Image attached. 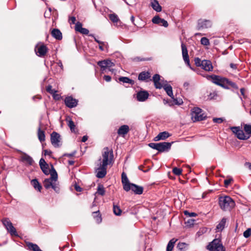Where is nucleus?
<instances>
[{
    "label": "nucleus",
    "instance_id": "1",
    "mask_svg": "<svg viewBox=\"0 0 251 251\" xmlns=\"http://www.w3.org/2000/svg\"><path fill=\"white\" fill-rule=\"evenodd\" d=\"M113 159V151L111 150H110L108 147L104 148L102 151L101 157L98 160L95 168L96 176L98 178H101L105 176L107 165L112 163Z\"/></svg>",
    "mask_w": 251,
    "mask_h": 251
},
{
    "label": "nucleus",
    "instance_id": "2",
    "mask_svg": "<svg viewBox=\"0 0 251 251\" xmlns=\"http://www.w3.org/2000/svg\"><path fill=\"white\" fill-rule=\"evenodd\" d=\"M208 77L210 78L211 81L213 83L220 86L225 89H228L229 88V86H231L235 89H238V87L235 83L226 77L215 75H209Z\"/></svg>",
    "mask_w": 251,
    "mask_h": 251
},
{
    "label": "nucleus",
    "instance_id": "3",
    "mask_svg": "<svg viewBox=\"0 0 251 251\" xmlns=\"http://www.w3.org/2000/svg\"><path fill=\"white\" fill-rule=\"evenodd\" d=\"M219 204L224 211H230L235 206V202L229 196L220 197L219 198Z\"/></svg>",
    "mask_w": 251,
    "mask_h": 251
},
{
    "label": "nucleus",
    "instance_id": "4",
    "mask_svg": "<svg viewBox=\"0 0 251 251\" xmlns=\"http://www.w3.org/2000/svg\"><path fill=\"white\" fill-rule=\"evenodd\" d=\"M201 109L199 107H194L191 110V118L194 122L204 120L206 115L202 112Z\"/></svg>",
    "mask_w": 251,
    "mask_h": 251
},
{
    "label": "nucleus",
    "instance_id": "5",
    "mask_svg": "<svg viewBox=\"0 0 251 251\" xmlns=\"http://www.w3.org/2000/svg\"><path fill=\"white\" fill-rule=\"evenodd\" d=\"M207 249L211 251H225L221 241L219 239H215L207 246Z\"/></svg>",
    "mask_w": 251,
    "mask_h": 251
},
{
    "label": "nucleus",
    "instance_id": "6",
    "mask_svg": "<svg viewBox=\"0 0 251 251\" xmlns=\"http://www.w3.org/2000/svg\"><path fill=\"white\" fill-rule=\"evenodd\" d=\"M2 223L11 235L18 236L16 228L13 226L12 223L8 218L2 219Z\"/></svg>",
    "mask_w": 251,
    "mask_h": 251
},
{
    "label": "nucleus",
    "instance_id": "7",
    "mask_svg": "<svg viewBox=\"0 0 251 251\" xmlns=\"http://www.w3.org/2000/svg\"><path fill=\"white\" fill-rule=\"evenodd\" d=\"M230 129L240 140H247L250 137L249 135H247L244 133L243 130L239 126H232L230 127Z\"/></svg>",
    "mask_w": 251,
    "mask_h": 251
},
{
    "label": "nucleus",
    "instance_id": "8",
    "mask_svg": "<svg viewBox=\"0 0 251 251\" xmlns=\"http://www.w3.org/2000/svg\"><path fill=\"white\" fill-rule=\"evenodd\" d=\"M50 141L52 145L54 147H59L60 146V135L53 131L50 135Z\"/></svg>",
    "mask_w": 251,
    "mask_h": 251
},
{
    "label": "nucleus",
    "instance_id": "9",
    "mask_svg": "<svg viewBox=\"0 0 251 251\" xmlns=\"http://www.w3.org/2000/svg\"><path fill=\"white\" fill-rule=\"evenodd\" d=\"M181 47L182 50V54L184 61L188 66H189L191 69H192V68L191 67L190 64L189 57L186 46L184 44L182 43Z\"/></svg>",
    "mask_w": 251,
    "mask_h": 251
},
{
    "label": "nucleus",
    "instance_id": "10",
    "mask_svg": "<svg viewBox=\"0 0 251 251\" xmlns=\"http://www.w3.org/2000/svg\"><path fill=\"white\" fill-rule=\"evenodd\" d=\"M98 65L101 68L102 71L107 68H110L114 66V64L109 59L100 61L98 62Z\"/></svg>",
    "mask_w": 251,
    "mask_h": 251
},
{
    "label": "nucleus",
    "instance_id": "11",
    "mask_svg": "<svg viewBox=\"0 0 251 251\" xmlns=\"http://www.w3.org/2000/svg\"><path fill=\"white\" fill-rule=\"evenodd\" d=\"M66 105L69 108H73L77 105L78 101L72 97L69 96L65 98L64 100Z\"/></svg>",
    "mask_w": 251,
    "mask_h": 251
},
{
    "label": "nucleus",
    "instance_id": "12",
    "mask_svg": "<svg viewBox=\"0 0 251 251\" xmlns=\"http://www.w3.org/2000/svg\"><path fill=\"white\" fill-rule=\"evenodd\" d=\"M211 26V23L209 20H199L198 23L197 28L199 30L207 28Z\"/></svg>",
    "mask_w": 251,
    "mask_h": 251
},
{
    "label": "nucleus",
    "instance_id": "13",
    "mask_svg": "<svg viewBox=\"0 0 251 251\" xmlns=\"http://www.w3.org/2000/svg\"><path fill=\"white\" fill-rule=\"evenodd\" d=\"M122 182L123 185V189L126 192L130 190L129 186L132 183H130L126 174L123 172L122 174Z\"/></svg>",
    "mask_w": 251,
    "mask_h": 251
},
{
    "label": "nucleus",
    "instance_id": "14",
    "mask_svg": "<svg viewBox=\"0 0 251 251\" xmlns=\"http://www.w3.org/2000/svg\"><path fill=\"white\" fill-rule=\"evenodd\" d=\"M173 142H161L158 143V151L159 152H164L168 151L171 147L172 144Z\"/></svg>",
    "mask_w": 251,
    "mask_h": 251
},
{
    "label": "nucleus",
    "instance_id": "15",
    "mask_svg": "<svg viewBox=\"0 0 251 251\" xmlns=\"http://www.w3.org/2000/svg\"><path fill=\"white\" fill-rule=\"evenodd\" d=\"M152 80L154 82V86L157 89H161L162 88L163 81L165 80L160 79V76L158 74H155L152 77Z\"/></svg>",
    "mask_w": 251,
    "mask_h": 251
},
{
    "label": "nucleus",
    "instance_id": "16",
    "mask_svg": "<svg viewBox=\"0 0 251 251\" xmlns=\"http://www.w3.org/2000/svg\"><path fill=\"white\" fill-rule=\"evenodd\" d=\"M152 22L153 24L162 25L165 27H167L168 26V24L167 21L160 18L158 16H154L152 19Z\"/></svg>",
    "mask_w": 251,
    "mask_h": 251
},
{
    "label": "nucleus",
    "instance_id": "17",
    "mask_svg": "<svg viewBox=\"0 0 251 251\" xmlns=\"http://www.w3.org/2000/svg\"><path fill=\"white\" fill-rule=\"evenodd\" d=\"M35 50L37 51L36 53L39 56L42 57L47 53L48 48L45 45L42 44L39 47L36 46Z\"/></svg>",
    "mask_w": 251,
    "mask_h": 251
},
{
    "label": "nucleus",
    "instance_id": "18",
    "mask_svg": "<svg viewBox=\"0 0 251 251\" xmlns=\"http://www.w3.org/2000/svg\"><path fill=\"white\" fill-rule=\"evenodd\" d=\"M162 88H164L167 95L174 99V95L172 86L167 83V81H163Z\"/></svg>",
    "mask_w": 251,
    "mask_h": 251
},
{
    "label": "nucleus",
    "instance_id": "19",
    "mask_svg": "<svg viewBox=\"0 0 251 251\" xmlns=\"http://www.w3.org/2000/svg\"><path fill=\"white\" fill-rule=\"evenodd\" d=\"M149 94L146 91H140L137 93V100L139 101H144L149 97Z\"/></svg>",
    "mask_w": 251,
    "mask_h": 251
},
{
    "label": "nucleus",
    "instance_id": "20",
    "mask_svg": "<svg viewBox=\"0 0 251 251\" xmlns=\"http://www.w3.org/2000/svg\"><path fill=\"white\" fill-rule=\"evenodd\" d=\"M201 68L206 71H212L213 70V66L210 61L207 60H203V62L201 66Z\"/></svg>",
    "mask_w": 251,
    "mask_h": 251
},
{
    "label": "nucleus",
    "instance_id": "21",
    "mask_svg": "<svg viewBox=\"0 0 251 251\" xmlns=\"http://www.w3.org/2000/svg\"><path fill=\"white\" fill-rule=\"evenodd\" d=\"M75 30L76 31L79 32L82 34L87 35L89 33V30L83 28L82 26V24L78 22L75 24Z\"/></svg>",
    "mask_w": 251,
    "mask_h": 251
},
{
    "label": "nucleus",
    "instance_id": "22",
    "mask_svg": "<svg viewBox=\"0 0 251 251\" xmlns=\"http://www.w3.org/2000/svg\"><path fill=\"white\" fill-rule=\"evenodd\" d=\"M129 187L130 188V190H131L136 194L141 195L143 193V188L141 186L132 183Z\"/></svg>",
    "mask_w": 251,
    "mask_h": 251
},
{
    "label": "nucleus",
    "instance_id": "23",
    "mask_svg": "<svg viewBox=\"0 0 251 251\" xmlns=\"http://www.w3.org/2000/svg\"><path fill=\"white\" fill-rule=\"evenodd\" d=\"M129 131V126L127 125H124L119 127L117 133L119 135L124 137L125 135Z\"/></svg>",
    "mask_w": 251,
    "mask_h": 251
},
{
    "label": "nucleus",
    "instance_id": "24",
    "mask_svg": "<svg viewBox=\"0 0 251 251\" xmlns=\"http://www.w3.org/2000/svg\"><path fill=\"white\" fill-rule=\"evenodd\" d=\"M51 35L56 40H61L62 39V33L57 28H53L51 31Z\"/></svg>",
    "mask_w": 251,
    "mask_h": 251
},
{
    "label": "nucleus",
    "instance_id": "25",
    "mask_svg": "<svg viewBox=\"0 0 251 251\" xmlns=\"http://www.w3.org/2000/svg\"><path fill=\"white\" fill-rule=\"evenodd\" d=\"M21 160L23 162L26 163L29 165H32L34 163V161L32 157L25 153H24L21 156Z\"/></svg>",
    "mask_w": 251,
    "mask_h": 251
},
{
    "label": "nucleus",
    "instance_id": "26",
    "mask_svg": "<svg viewBox=\"0 0 251 251\" xmlns=\"http://www.w3.org/2000/svg\"><path fill=\"white\" fill-rule=\"evenodd\" d=\"M170 136V134L167 131H163L159 133L154 139V140L157 141L160 140H165Z\"/></svg>",
    "mask_w": 251,
    "mask_h": 251
},
{
    "label": "nucleus",
    "instance_id": "27",
    "mask_svg": "<svg viewBox=\"0 0 251 251\" xmlns=\"http://www.w3.org/2000/svg\"><path fill=\"white\" fill-rule=\"evenodd\" d=\"M151 77L150 73L148 72H142L139 74L138 78L139 80L146 81Z\"/></svg>",
    "mask_w": 251,
    "mask_h": 251
},
{
    "label": "nucleus",
    "instance_id": "28",
    "mask_svg": "<svg viewBox=\"0 0 251 251\" xmlns=\"http://www.w3.org/2000/svg\"><path fill=\"white\" fill-rule=\"evenodd\" d=\"M119 81L123 83H128L131 85H133L134 84V81L131 79H130L128 77L126 76H121L119 78Z\"/></svg>",
    "mask_w": 251,
    "mask_h": 251
},
{
    "label": "nucleus",
    "instance_id": "29",
    "mask_svg": "<svg viewBox=\"0 0 251 251\" xmlns=\"http://www.w3.org/2000/svg\"><path fill=\"white\" fill-rule=\"evenodd\" d=\"M226 222V219L223 218L216 226V229L218 231H222L225 227V225Z\"/></svg>",
    "mask_w": 251,
    "mask_h": 251
},
{
    "label": "nucleus",
    "instance_id": "30",
    "mask_svg": "<svg viewBox=\"0 0 251 251\" xmlns=\"http://www.w3.org/2000/svg\"><path fill=\"white\" fill-rule=\"evenodd\" d=\"M26 245L29 250L33 251H42L38 246L35 244L28 242L26 244Z\"/></svg>",
    "mask_w": 251,
    "mask_h": 251
},
{
    "label": "nucleus",
    "instance_id": "31",
    "mask_svg": "<svg viewBox=\"0 0 251 251\" xmlns=\"http://www.w3.org/2000/svg\"><path fill=\"white\" fill-rule=\"evenodd\" d=\"M38 137L41 142H44L45 140V132L41 130L40 127L38 129Z\"/></svg>",
    "mask_w": 251,
    "mask_h": 251
},
{
    "label": "nucleus",
    "instance_id": "32",
    "mask_svg": "<svg viewBox=\"0 0 251 251\" xmlns=\"http://www.w3.org/2000/svg\"><path fill=\"white\" fill-rule=\"evenodd\" d=\"M151 6L152 8L157 12H160L161 11V6L156 0H154L151 2Z\"/></svg>",
    "mask_w": 251,
    "mask_h": 251
},
{
    "label": "nucleus",
    "instance_id": "33",
    "mask_svg": "<svg viewBox=\"0 0 251 251\" xmlns=\"http://www.w3.org/2000/svg\"><path fill=\"white\" fill-rule=\"evenodd\" d=\"M176 241H177V239H176L175 238L172 239L169 242V243L167 245L166 251H172V250L174 248V245Z\"/></svg>",
    "mask_w": 251,
    "mask_h": 251
},
{
    "label": "nucleus",
    "instance_id": "34",
    "mask_svg": "<svg viewBox=\"0 0 251 251\" xmlns=\"http://www.w3.org/2000/svg\"><path fill=\"white\" fill-rule=\"evenodd\" d=\"M66 120L68 122V126L70 127L71 131L73 132H75V125L74 122L70 118H69V119H67Z\"/></svg>",
    "mask_w": 251,
    "mask_h": 251
},
{
    "label": "nucleus",
    "instance_id": "35",
    "mask_svg": "<svg viewBox=\"0 0 251 251\" xmlns=\"http://www.w3.org/2000/svg\"><path fill=\"white\" fill-rule=\"evenodd\" d=\"M50 175L51 176L49 178L51 179L54 182L56 181L57 180V174L53 166L51 167V170L50 171Z\"/></svg>",
    "mask_w": 251,
    "mask_h": 251
},
{
    "label": "nucleus",
    "instance_id": "36",
    "mask_svg": "<svg viewBox=\"0 0 251 251\" xmlns=\"http://www.w3.org/2000/svg\"><path fill=\"white\" fill-rule=\"evenodd\" d=\"M105 193V189L103 186V185L101 184H99L97 188V191L96 193L100 195V196H103L104 195Z\"/></svg>",
    "mask_w": 251,
    "mask_h": 251
},
{
    "label": "nucleus",
    "instance_id": "37",
    "mask_svg": "<svg viewBox=\"0 0 251 251\" xmlns=\"http://www.w3.org/2000/svg\"><path fill=\"white\" fill-rule=\"evenodd\" d=\"M31 184L34 187L35 189L38 190L39 191H41L42 188L41 185L40 184L39 182L36 179H33L31 182Z\"/></svg>",
    "mask_w": 251,
    "mask_h": 251
},
{
    "label": "nucleus",
    "instance_id": "38",
    "mask_svg": "<svg viewBox=\"0 0 251 251\" xmlns=\"http://www.w3.org/2000/svg\"><path fill=\"white\" fill-rule=\"evenodd\" d=\"M53 181H52L51 179L47 178L45 179L44 181V186L45 188L49 189L51 187L52 184L53 183Z\"/></svg>",
    "mask_w": 251,
    "mask_h": 251
},
{
    "label": "nucleus",
    "instance_id": "39",
    "mask_svg": "<svg viewBox=\"0 0 251 251\" xmlns=\"http://www.w3.org/2000/svg\"><path fill=\"white\" fill-rule=\"evenodd\" d=\"M188 245L185 243H179L177 247L180 251H185L188 249Z\"/></svg>",
    "mask_w": 251,
    "mask_h": 251
},
{
    "label": "nucleus",
    "instance_id": "40",
    "mask_svg": "<svg viewBox=\"0 0 251 251\" xmlns=\"http://www.w3.org/2000/svg\"><path fill=\"white\" fill-rule=\"evenodd\" d=\"M109 18L114 23H117L119 21L118 16L115 13L109 14Z\"/></svg>",
    "mask_w": 251,
    "mask_h": 251
},
{
    "label": "nucleus",
    "instance_id": "41",
    "mask_svg": "<svg viewBox=\"0 0 251 251\" xmlns=\"http://www.w3.org/2000/svg\"><path fill=\"white\" fill-rule=\"evenodd\" d=\"M113 212L117 216L121 215L122 213V210L120 209V207L116 205L115 204L113 205Z\"/></svg>",
    "mask_w": 251,
    "mask_h": 251
},
{
    "label": "nucleus",
    "instance_id": "42",
    "mask_svg": "<svg viewBox=\"0 0 251 251\" xmlns=\"http://www.w3.org/2000/svg\"><path fill=\"white\" fill-rule=\"evenodd\" d=\"M244 130L247 135L251 134V125L245 124L244 126Z\"/></svg>",
    "mask_w": 251,
    "mask_h": 251
},
{
    "label": "nucleus",
    "instance_id": "43",
    "mask_svg": "<svg viewBox=\"0 0 251 251\" xmlns=\"http://www.w3.org/2000/svg\"><path fill=\"white\" fill-rule=\"evenodd\" d=\"M41 170H42L43 172L45 175H49L50 172L49 171V166L48 164L46 165H42V166H40Z\"/></svg>",
    "mask_w": 251,
    "mask_h": 251
},
{
    "label": "nucleus",
    "instance_id": "44",
    "mask_svg": "<svg viewBox=\"0 0 251 251\" xmlns=\"http://www.w3.org/2000/svg\"><path fill=\"white\" fill-rule=\"evenodd\" d=\"M95 41L97 42L99 45H103L106 49L108 48V44L106 42H102L98 40L96 38L94 37Z\"/></svg>",
    "mask_w": 251,
    "mask_h": 251
},
{
    "label": "nucleus",
    "instance_id": "45",
    "mask_svg": "<svg viewBox=\"0 0 251 251\" xmlns=\"http://www.w3.org/2000/svg\"><path fill=\"white\" fill-rule=\"evenodd\" d=\"M173 173L177 176H179L181 174L182 170L180 168L175 167L173 169Z\"/></svg>",
    "mask_w": 251,
    "mask_h": 251
},
{
    "label": "nucleus",
    "instance_id": "46",
    "mask_svg": "<svg viewBox=\"0 0 251 251\" xmlns=\"http://www.w3.org/2000/svg\"><path fill=\"white\" fill-rule=\"evenodd\" d=\"M201 42L202 45L205 46L209 45L210 44L209 40L206 37L201 38Z\"/></svg>",
    "mask_w": 251,
    "mask_h": 251
},
{
    "label": "nucleus",
    "instance_id": "47",
    "mask_svg": "<svg viewBox=\"0 0 251 251\" xmlns=\"http://www.w3.org/2000/svg\"><path fill=\"white\" fill-rule=\"evenodd\" d=\"M46 90L48 92L52 95H54L56 92V91L52 89L51 85H48L46 88Z\"/></svg>",
    "mask_w": 251,
    "mask_h": 251
},
{
    "label": "nucleus",
    "instance_id": "48",
    "mask_svg": "<svg viewBox=\"0 0 251 251\" xmlns=\"http://www.w3.org/2000/svg\"><path fill=\"white\" fill-rule=\"evenodd\" d=\"M203 60H201L199 58H196L195 59V63L198 67H201L202 64Z\"/></svg>",
    "mask_w": 251,
    "mask_h": 251
},
{
    "label": "nucleus",
    "instance_id": "49",
    "mask_svg": "<svg viewBox=\"0 0 251 251\" xmlns=\"http://www.w3.org/2000/svg\"><path fill=\"white\" fill-rule=\"evenodd\" d=\"M251 235V229L248 228L246 230H245L243 233V235L245 238H248Z\"/></svg>",
    "mask_w": 251,
    "mask_h": 251
},
{
    "label": "nucleus",
    "instance_id": "50",
    "mask_svg": "<svg viewBox=\"0 0 251 251\" xmlns=\"http://www.w3.org/2000/svg\"><path fill=\"white\" fill-rule=\"evenodd\" d=\"M149 146L153 149H155L158 151V143H151L149 144Z\"/></svg>",
    "mask_w": 251,
    "mask_h": 251
},
{
    "label": "nucleus",
    "instance_id": "51",
    "mask_svg": "<svg viewBox=\"0 0 251 251\" xmlns=\"http://www.w3.org/2000/svg\"><path fill=\"white\" fill-rule=\"evenodd\" d=\"M51 187H52V188L56 192H58L59 191V188L58 184H56V181L53 182Z\"/></svg>",
    "mask_w": 251,
    "mask_h": 251
},
{
    "label": "nucleus",
    "instance_id": "52",
    "mask_svg": "<svg viewBox=\"0 0 251 251\" xmlns=\"http://www.w3.org/2000/svg\"><path fill=\"white\" fill-rule=\"evenodd\" d=\"M184 213L185 215H189V217H196L197 214L194 212L190 213L188 211H185Z\"/></svg>",
    "mask_w": 251,
    "mask_h": 251
},
{
    "label": "nucleus",
    "instance_id": "53",
    "mask_svg": "<svg viewBox=\"0 0 251 251\" xmlns=\"http://www.w3.org/2000/svg\"><path fill=\"white\" fill-rule=\"evenodd\" d=\"M213 121L214 123L220 124L222 123L224 121V120L221 118H213Z\"/></svg>",
    "mask_w": 251,
    "mask_h": 251
},
{
    "label": "nucleus",
    "instance_id": "54",
    "mask_svg": "<svg viewBox=\"0 0 251 251\" xmlns=\"http://www.w3.org/2000/svg\"><path fill=\"white\" fill-rule=\"evenodd\" d=\"M232 180H233L231 178L225 179L224 180V184L225 187L227 188Z\"/></svg>",
    "mask_w": 251,
    "mask_h": 251
},
{
    "label": "nucleus",
    "instance_id": "55",
    "mask_svg": "<svg viewBox=\"0 0 251 251\" xmlns=\"http://www.w3.org/2000/svg\"><path fill=\"white\" fill-rule=\"evenodd\" d=\"M103 78H104V79L106 81H107V82H109V81H111V76H109V75H104V76H103Z\"/></svg>",
    "mask_w": 251,
    "mask_h": 251
},
{
    "label": "nucleus",
    "instance_id": "56",
    "mask_svg": "<svg viewBox=\"0 0 251 251\" xmlns=\"http://www.w3.org/2000/svg\"><path fill=\"white\" fill-rule=\"evenodd\" d=\"M69 20L71 24H75L76 21V19L75 17H71L70 18Z\"/></svg>",
    "mask_w": 251,
    "mask_h": 251
},
{
    "label": "nucleus",
    "instance_id": "57",
    "mask_svg": "<svg viewBox=\"0 0 251 251\" xmlns=\"http://www.w3.org/2000/svg\"><path fill=\"white\" fill-rule=\"evenodd\" d=\"M46 164H47L45 160L43 158L40 159V161H39L40 166H41V165H46Z\"/></svg>",
    "mask_w": 251,
    "mask_h": 251
},
{
    "label": "nucleus",
    "instance_id": "58",
    "mask_svg": "<svg viewBox=\"0 0 251 251\" xmlns=\"http://www.w3.org/2000/svg\"><path fill=\"white\" fill-rule=\"evenodd\" d=\"M75 190L77 192H81L82 190V188L78 185H75Z\"/></svg>",
    "mask_w": 251,
    "mask_h": 251
},
{
    "label": "nucleus",
    "instance_id": "59",
    "mask_svg": "<svg viewBox=\"0 0 251 251\" xmlns=\"http://www.w3.org/2000/svg\"><path fill=\"white\" fill-rule=\"evenodd\" d=\"M99 49L100 50H101V51H103L105 50V49L106 50V49L105 48V47L103 45H99ZM108 50V49H107V50Z\"/></svg>",
    "mask_w": 251,
    "mask_h": 251
},
{
    "label": "nucleus",
    "instance_id": "60",
    "mask_svg": "<svg viewBox=\"0 0 251 251\" xmlns=\"http://www.w3.org/2000/svg\"><path fill=\"white\" fill-rule=\"evenodd\" d=\"M57 64H58V66L60 68V70L62 71L63 69V64H62L61 61H59L57 63Z\"/></svg>",
    "mask_w": 251,
    "mask_h": 251
},
{
    "label": "nucleus",
    "instance_id": "61",
    "mask_svg": "<svg viewBox=\"0 0 251 251\" xmlns=\"http://www.w3.org/2000/svg\"><path fill=\"white\" fill-rule=\"evenodd\" d=\"M87 139H88V137L87 136L85 135L82 137L81 141L82 142H85L87 140Z\"/></svg>",
    "mask_w": 251,
    "mask_h": 251
},
{
    "label": "nucleus",
    "instance_id": "62",
    "mask_svg": "<svg viewBox=\"0 0 251 251\" xmlns=\"http://www.w3.org/2000/svg\"><path fill=\"white\" fill-rule=\"evenodd\" d=\"M189 86V83L187 82H185L183 84V86L184 88H185L186 89L188 88V87Z\"/></svg>",
    "mask_w": 251,
    "mask_h": 251
},
{
    "label": "nucleus",
    "instance_id": "63",
    "mask_svg": "<svg viewBox=\"0 0 251 251\" xmlns=\"http://www.w3.org/2000/svg\"><path fill=\"white\" fill-rule=\"evenodd\" d=\"M230 66L233 69H236L237 68V65L233 63H230Z\"/></svg>",
    "mask_w": 251,
    "mask_h": 251
},
{
    "label": "nucleus",
    "instance_id": "64",
    "mask_svg": "<svg viewBox=\"0 0 251 251\" xmlns=\"http://www.w3.org/2000/svg\"><path fill=\"white\" fill-rule=\"evenodd\" d=\"M246 165H247L248 166L249 169L251 170V163L250 162H246L245 163Z\"/></svg>",
    "mask_w": 251,
    "mask_h": 251
}]
</instances>
